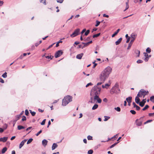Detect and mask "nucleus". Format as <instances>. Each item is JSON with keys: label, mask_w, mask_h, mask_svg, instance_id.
<instances>
[{"label": "nucleus", "mask_w": 154, "mask_h": 154, "mask_svg": "<svg viewBox=\"0 0 154 154\" xmlns=\"http://www.w3.org/2000/svg\"><path fill=\"white\" fill-rule=\"evenodd\" d=\"M139 97L137 96V97H136L135 98V101L136 103L138 104H139V103H140V99L139 98Z\"/></svg>", "instance_id": "obj_16"}, {"label": "nucleus", "mask_w": 154, "mask_h": 154, "mask_svg": "<svg viewBox=\"0 0 154 154\" xmlns=\"http://www.w3.org/2000/svg\"><path fill=\"white\" fill-rule=\"evenodd\" d=\"M58 146L57 145L56 143H54L53 144L52 149V150H54Z\"/></svg>", "instance_id": "obj_18"}, {"label": "nucleus", "mask_w": 154, "mask_h": 154, "mask_svg": "<svg viewBox=\"0 0 154 154\" xmlns=\"http://www.w3.org/2000/svg\"><path fill=\"white\" fill-rule=\"evenodd\" d=\"M90 32V31L89 30V29L87 30L85 32V33L84 34V35H85V36L87 35Z\"/></svg>", "instance_id": "obj_30"}, {"label": "nucleus", "mask_w": 154, "mask_h": 154, "mask_svg": "<svg viewBox=\"0 0 154 154\" xmlns=\"http://www.w3.org/2000/svg\"><path fill=\"white\" fill-rule=\"evenodd\" d=\"M103 101L104 102L106 103L107 102V100L106 98H104L103 99Z\"/></svg>", "instance_id": "obj_63"}, {"label": "nucleus", "mask_w": 154, "mask_h": 154, "mask_svg": "<svg viewBox=\"0 0 154 154\" xmlns=\"http://www.w3.org/2000/svg\"><path fill=\"white\" fill-rule=\"evenodd\" d=\"M0 82H1L2 83H4V81L2 79L0 78Z\"/></svg>", "instance_id": "obj_60"}, {"label": "nucleus", "mask_w": 154, "mask_h": 154, "mask_svg": "<svg viewBox=\"0 0 154 154\" xmlns=\"http://www.w3.org/2000/svg\"><path fill=\"white\" fill-rule=\"evenodd\" d=\"M144 56L145 57H148V55L146 53H144Z\"/></svg>", "instance_id": "obj_56"}, {"label": "nucleus", "mask_w": 154, "mask_h": 154, "mask_svg": "<svg viewBox=\"0 0 154 154\" xmlns=\"http://www.w3.org/2000/svg\"><path fill=\"white\" fill-rule=\"evenodd\" d=\"M83 55L84 54L83 53H82L79 54H78L76 56V58L78 59H81L82 58Z\"/></svg>", "instance_id": "obj_15"}, {"label": "nucleus", "mask_w": 154, "mask_h": 154, "mask_svg": "<svg viewBox=\"0 0 154 154\" xmlns=\"http://www.w3.org/2000/svg\"><path fill=\"white\" fill-rule=\"evenodd\" d=\"M93 152V151L92 149H90L88 151V154H92Z\"/></svg>", "instance_id": "obj_38"}, {"label": "nucleus", "mask_w": 154, "mask_h": 154, "mask_svg": "<svg viewBox=\"0 0 154 154\" xmlns=\"http://www.w3.org/2000/svg\"><path fill=\"white\" fill-rule=\"evenodd\" d=\"M82 44L84 45H85V47L86 46H87L88 45H89L88 44H87V43H85V42H82Z\"/></svg>", "instance_id": "obj_51"}, {"label": "nucleus", "mask_w": 154, "mask_h": 154, "mask_svg": "<svg viewBox=\"0 0 154 154\" xmlns=\"http://www.w3.org/2000/svg\"><path fill=\"white\" fill-rule=\"evenodd\" d=\"M131 38V37H128V38H127V41L126 42L127 43H128L129 42L130 40V38Z\"/></svg>", "instance_id": "obj_57"}, {"label": "nucleus", "mask_w": 154, "mask_h": 154, "mask_svg": "<svg viewBox=\"0 0 154 154\" xmlns=\"http://www.w3.org/2000/svg\"><path fill=\"white\" fill-rule=\"evenodd\" d=\"M87 138L88 140H92V137L90 135H88L87 137Z\"/></svg>", "instance_id": "obj_37"}, {"label": "nucleus", "mask_w": 154, "mask_h": 154, "mask_svg": "<svg viewBox=\"0 0 154 154\" xmlns=\"http://www.w3.org/2000/svg\"><path fill=\"white\" fill-rule=\"evenodd\" d=\"M135 53L138 54L137 57H139L140 56V52L139 50H137L135 51Z\"/></svg>", "instance_id": "obj_39"}, {"label": "nucleus", "mask_w": 154, "mask_h": 154, "mask_svg": "<svg viewBox=\"0 0 154 154\" xmlns=\"http://www.w3.org/2000/svg\"><path fill=\"white\" fill-rule=\"evenodd\" d=\"M33 140V139L32 138L29 139L27 141V144H29Z\"/></svg>", "instance_id": "obj_29"}, {"label": "nucleus", "mask_w": 154, "mask_h": 154, "mask_svg": "<svg viewBox=\"0 0 154 154\" xmlns=\"http://www.w3.org/2000/svg\"><path fill=\"white\" fill-rule=\"evenodd\" d=\"M42 132V130H40L39 132H38L36 134V136H38L40 133H41Z\"/></svg>", "instance_id": "obj_54"}, {"label": "nucleus", "mask_w": 154, "mask_h": 154, "mask_svg": "<svg viewBox=\"0 0 154 154\" xmlns=\"http://www.w3.org/2000/svg\"><path fill=\"white\" fill-rule=\"evenodd\" d=\"M130 112L133 115H134L136 114V112L134 110H131Z\"/></svg>", "instance_id": "obj_43"}, {"label": "nucleus", "mask_w": 154, "mask_h": 154, "mask_svg": "<svg viewBox=\"0 0 154 154\" xmlns=\"http://www.w3.org/2000/svg\"><path fill=\"white\" fill-rule=\"evenodd\" d=\"M27 141V140L25 139L23 141H22L21 143H20L19 148L20 149L24 145L25 143Z\"/></svg>", "instance_id": "obj_12"}, {"label": "nucleus", "mask_w": 154, "mask_h": 154, "mask_svg": "<svg viewBox=\"0 0 154 154\" xmlns=\"http://www.w3.org/2000/svg\"><path fill=\"white\" fill-rule=\"evenodd\" d=\"M143 62V61L141 60H137V63H142V62Z\"/></svg>", "instance_id": "obj_49"}, {"label": "nucleus", "mask_w": 154, "mask_h": 154, "mask_svg": "<svg viewBox=\"0 0 154 154\" xmlns=\"http://www.w3.org/2000/svg\"><path fill=\"white\" fill-rule=\"evenodd\" d=\"M7 73L6 72H5V73L3 74L2 76L4 78H6L7 77Z\"/></svg>", "instance_id": "obj_35"}, {"label": "nucleus", "mask_w": 154, "mask_h": 154, "mask_svg": "<svg viewBox=\"0 0 154 154\" xmlns=\"http://www.w3.org/2000/svg\"><path fill=\"white\" fill-rule=\"evenodd\" d=\"M3 3H4V2L3 1H1L0 0V6H1L2 5Z\"/></svg>", "instance_id": "obj_59"}, {"label": "nucleus", "mask_w": 154, "mask_h": 154, "mask_svg": "<svg viewBox=\"0 0 154 154\" xmlns=\"http://www.w3.org/2000/svg\"><path fill=\"white\" fill-rule=\"evenodd\" d=\"M91 37V36L90 37H88L86 38V39H84V41H88L89 40V39Z\"/></svg>", "instance_id": "obj_42"}, {"label": "nucleus", "mask_w": 154, "mask_h": 154, "mask_svg": "<svg viewBox=\"0 0 154 154\" xmlns=\"http://www.w3.org/2000/svg\"><path fill=\"white\" fill-rule=\"evenodd\" d=\"M4 129L2 128H0V133H2L4 131Z\"/></svg>", "instance_id": "obj_62"}, {"label": "nucleus", "mask_w": 154, "mask_h": 154, "mask_svg": "<svg viewBox=\"0 0 154 154\" xmlns=\"http://www.w3.org/2000/svg\"><path fill=\"white\" fill-rule=\"evenodd\" d=\"M142 124V122H139L137 123V125L138 126H140Z\"/></svg>", "instance_id": "obj_48"}, {"label": "nucleus", "mask_w": 154, "mask_h": 154, "mask_svg": "<svg viewBox=\"0 0 154 154\" xmlns=\"http://www.w3.org/2000/svg\"><path fill=\"white\" fill-rule=\"evenodd\" d=\"M144 60L146 62L147 61L149 60V57H145Z\"/></svg>", "instance_id": "obj_64"}, {"label": "nucleus", "mask_w": 154, "mask_h": 154, "mask_svg": "<svg viewBox=\"0 0 154 154\" xmlns=\"http://www.w3.org/2000/svg\"><path fill=\"white\" fill-rule=\"evenodd\" d=\"M63 54V52L62 51L60 50H59L55 53L54 55L55 57L56 58H57L62 55Z\"/></svg>", "instance_id": "obj_6"}, {"label": "nucleus", "mask_w": 154, "mask_h": 154, "mask_svg": "<svg viewBox=\"0 0 154 154\" xmlns=\"http://www.w3.org/2000/svg\"><path fill=\"white\" fill-rule=\"evenodd\" d=\"M8 139V137H3L0 138V141L2 142H6Z\"/></svg>", "instance_id": "obj_11"}, {"label": "nucleus", "mask_w": 154, "mask_h": 154, "mask_svg": "<svg viewBox=\"0 0 154 154\" xmlns=\"http://www.w3.org/2000/svg\"><path fill=\"white\" fill-rule=\"evenodd\" d=\"M122 40V38H120L117 41L115 42V44L116 45H119Z\"/></svg>", "instance_id": "obj_17"}, {"label": "nucleus", "mask_w": 154, "mask_h": 154, "mask_svg": "<svg viewBox=\"0 0 154 154\" xmlns=\"http://www.w3.org/2000/svg\"><path fill=\"white\" fill-rule=\"evenodd\" d=\"M53 57V56H52V57H51V56H45V57L47 59H52V58Z\"/></svg>", "instance_id": "obj_44"}, {"label": "nucleus", "mask_w": 154, "mask_h": 154, "mask_svg": "<svg viewBox=\"0 0 154 154\" xmlns=\"http://www.w3.org/2000/svg\"><path fill=\"white\" fill-rule=\"evenodd\" d=\"M69 103L67 101L66 99L64 98L62 100V105L63 106H65Z\"/></svg>", "instance_id": "obj_10"}, {"label": "nucleus", "mask_w": 154, "mask_h": 154, "mask_svg": "<svg viewBox=\"0 0 154 154\" xmlns=\"http://www.w3.org/2000/svg\"><path fill=\"white\" fill-rule=\"evenodd\" d=\"M101 88L100 87L94 86L91 89L90 92V101L91 103H94L97 100L98 103H100L102 100L99 97Z\"/></svg>", "instance_id": "obj_1"}, {"label": "nucleus", "mask_w": 154, "mask_h": 154, "mask_svg": "<svg viewBox=\"0 0 154 154\" xmlns=\"http://www.w3.org/2000/svg\"><path fill=\"white\" fill-rule=\"evenodd\" d=\"M93 85V84L91 83V82H90L88 83L86 86V87H88V86L90 85Z\"/></svg>", "instance_id": "obj_50"}, {"label": "nucleus", "mask_w": 154, "mask_h": 154, "mask_svg": "<svg viewBox=\"0 0 154 154\" xmlns=\"http://www.w3.org/2000/svg\"><path fill=\"white\" fill-rule=\"evenodd\" d=\"M83 44H80L79 45V46L78 47V48H81L82 49H83V48H84L85 47V45H83Z\"/></svg>", "instance_id": "obj_27"}, {"label": "nucleus", "mask_w": 154, "mask_h": 154, "mask_svg": "<svg viewBox=\"0 0 154 154\" xmlns=\"http://www.w3.org/2000/svg\"><path fill=\"white\" fill-rule=\"evenodd\" d=\"M86 31V29H84L82 31L81 33L82 34L84 33Z\"/></svg>", "instance_id": "obj_58"}, {"label": "nucleus", "mask_w": 154, "mask_h": 154, "mask_svg": "<svg viewBox=\"0 0 154 154\" xmlns=\"http://www.w3.org/2000/svg\"><path fill=\"white\" fill-rule=\"evenodd\" d=\"M7 150V148L6 147H5L3 148L2 150V154L4 153Z\"/></svg>", "instance_id": "obj_22"}, {"label": "nucleus", "mask_w": 154, "mask_h": 154, "mask_svg": "<svg viewBox=\"0 0 154 154\" xmlns=\"http://www.w3.org/2000/svg\"><path fill=\"white\" fill-rule=\"evenodd\" d=\"M137 35L135 34L132 33L131 35V40L128 44V46L127 48V49H129L131 46H132L133 43L134 42V40H135Z\"/></svg>", "instance_id": "obj_3"}, {"label": "nucleus", "mask_w": 154, "mask_h": 154, "mask_svg": "<svg viewBox=\"0 0 154 154\" xmlns=\"http://www.w3.org/2000/svg\"><path fill=\"white\" fill-rule=\"evenodd\" d=\"M120 30V29H118L112 35V37H114L115 35H116L119 32V31Z\"/></svg>", "instance_id": "obj_19"}, {"label": "nucleus", "mask_w": 154, "mask_h": 154, "mask_svg": "<svg viewBox=\"0 0 154 154\" xmlns=\"http://www.w3.org/2000/svg\"><path fill=\"white\" fill-rule=\"evenodd\" d=\"M118 89L116 88L112 87V88L110 90V92L111 94H113L114 93H116L117 92V90Z\"/></svg>", "instance_id": "obj_9"}, {"label": "nucleus", "mask_w": 154, "mask_h": 154, "mask_svg": "<svg viewBox=\"0 0 154 154\" xmlns=\"http://www.w3.org/2000/svg\"><path fill=\"white\" fill-rule=\"evenodd\" d=\"M151 49L149 48H148L146 49V52L148 53H149L151 52Z\"/></svg>", "instance_id": "obj_32"}, {"label": "nucleus", "mask_w": 154, "mask_h": 154, "mask_svg": "<svg viewBox=\"0 0 154 154\" xmlns=\"http://www.w3.org/2000/svg\"><path fill=\"white\" fill-rule=\"evenodd\" d=\"M25 128V127H24V126L20 125H18L17 126V128L19 130H20L22 129H24Z\"/></svg>", "instance_id": "obj_23"}, {"label": "nucleus", "mask_w": 154, "mask_h": 154, "mask_svg": "<svg viewBox=\"0 0 154 154\" xmlns=\"http://www.w3.org/2000/svg\"><path fill=\"white\" fill-rule=\"evenodd\" d=\"M96 23L95 24V26L97 27V26H98L100 24V21H98V20H96Z\"/></svg>", "instance_id": "obj_36"}, {"label": "nucleus", "mask_w": 154, "mask_h": 154, "mask_svg": "<svg viewBox=\"0 0 154 154\" xmlns=\"http://www.w3.org/2000/svg\"><path fill=\"white\" fill-rule=\"evenodd\" d=\"M58 3H62L63 2V0H56Z\"/></svg>", "instance_id": "obj_53"}, {"label": "nucleus", "mask_w": 154, "mask_h": 154, "mask_svg": "<svg viewBox=\"0 0 154 154\" xmlns=\"http://www.w3.org/2000/svg\"><path fill=\"white\" fill-rule=\"evenodd\" d=\"M21 116L20 115H17L16 116V118L17 119V120L19 119L20 117Z\"/></svg>", "instance_id": "obj_55"}, {"label": "nucleus", "mask_w": 154, "mask_h": 154, "mask_svg": "<svg viewBox=\"0 0 154 154\" xmlns=\"http://www.w3.org/2000/svg\"><path fill=\"white\" fill-rule=\"evenodd\" d=\"M148 93L149 92L148 91H146L144 89H141L138 92L137 96L139 97H141L142 96H143V98H144V97L147 95Z\"/></svg>", "instance_id": "obj_4"}, {"label": "nucleus", "mask_w": 154, "mask_h": 154, "mask_svg": "<svg viewBox=\"0 0 154 154\" xmlns=\"http://www.w3.org/2000/svg\"><path fill=\"white\" fill-rule=\"evenodd\" d=\"M132 97L131 96L129 97L126 98V100L128 102H131Z\"/></svg>", "instance_id": "obj_20"}, {"label": "nucleus", "mask_w": 154, "mask_h": 154, "mask_svg": "<svg viewBox=\"0 0 154 154\" xmlns=\"http://www.w3.org/2000/svg\"><path fill=\"white\" fill-rule=\"evenodd\" d=\"M98 107V105L97 104H95L93 106L92 109V110H94L97 109Z\"/></svg>", "instance_id": "obj_21"}, {"label": "nucleus", "mask_w": 154, "mask_h": 154, "mask_svg": "<svg viewBox=\"0 0 154 154\" xmlns=\"http://www.w3.org/2000/svg\"><path fill=\"white\" fill-rule=\"evenodd\" d=\"M104 121H106L107 120H108L110 118V117L109 116H104Z\"/></svg>", "instance_id": "obj_25"}, {"label": "nucleus", "mask_w": 154, "mask_h": 154, "mask_svg": "<svg viewBox=\"0 0 154 154\" xmlns=\"http://www.w3.org/2000/svg\"><path fill=\"white\" fill-rule=\"evenodd\" d=\"M104 82H102V81H100V82L98 83L97 84V85H96V86H98L101 85Z\"/></svg>", "instance_id": "obj_52"}, {"label": "nucleus", "mask_w": 154, "mask_h": 154, "mask_svg": "<svg viewBox=\"0 0 154 154\" xmlns=\"http://www.w3.org/2000/svg\"><path fill=\"white\" fill-rule=\"evenodd\" d=\"M103 17H106L107 18H108L109 17V16L108 15H106V14H103Z\"/></svg>", "instance_id": "obj_61"}, {"label": "nucleus", "mask_w": 154, "mask_h": 154, "mask_svg": "<svg viewBox=\"0 0 154 154\" xmlns=\"http://www.w3.org/2000/svg\"><path fill=\"white\" fill-rule=\"evenodd\" d=\"M26 118L24 116H22V121H25L26 120Z\"/></svg>", "instance_id": "obj_46"}, {"label": "nucleus", "mask_w": 154, "mask_h": 154, "mask_svg": "<svg viewBox=\"0 0 154 154\" xmlns=\"http://www.w3.org/2000/svg\"><path fill=\"white\" fill-rule=\"evenodd\" d=\"M65 99H66L67 101L69 103L71 102L72 100V97L71 96L69 95H67L64 98Z\"/></svg>", "instance_id": "obj_7"}, {"label": "nucleus", "mask_w": 154, "mask_h": 154, "mask_svg": "<svg viewBox=\"0 0 154 154\" xmlns=\"http://www.w3.org/2000/svg\"><path fill=\"white\" fill-rule=\"evenodd\" d=\"M46 121V119H44L42 122L41 123V124L42 125H44L45 124V122Z\"/></svg>", "instance_id": "obj_47"}, {"label": "nucleus", "mask_w": 154, "mask_h": 154, "mask_svg": "<svg viewBox=\"0 0 154 154\" xmlns=\"http://www.w3.org/2000/svg\"><path fill=\"white\" fill-rule=\"evenodd\" d=\"M113 88H116L118 89L119 88V85L118 83H116L114 87H113Z\"/></svg>", "instance_id": "obj_41"}, {"label": "nucleus", "mask_w": 154, "mask_h": 154, "mask_svg": "<svg viewBox=\"0 0 154 154\" xmlns=\"http://www.w3.org/2000/svg\"><path fill=\"white\" fill-rule=\"evenodd\" d=\"M146 99H143L140 102L139 105L141 107H143L144 106L145 103L146 102Z\"/></svg>", "instance_id": "obj_8"}, {"label": "nucleus", "mask_w": 154, "mask_h": 154, "mask_svg": "<svg viewBox=\"0 0 154 154\" xmlns=\"http://www.w3.org/2000/svg\"><path fill=\"white\" fill-rule=\"evenodd\" d=\"M79 31L80 29H79L78 28L76 29L72 34L70 35V36L72 37H74L77 36L79 35Z\"/></svg>", "instance_id": "obj_5"}, {"label": "nucleus", "mask_w": 154, "mask_h": 154, "mask_svg": "<svg viewBox=\"0 0 154 154\" xmlns=\"http://www.w3.org/2000/svg\"><path fill=\"white\" fill-rule=\"evenodd\" d=\"M115 109L118 112H119L121 111V109L119 107H118L116 108H115Z\"/></svg>", "instance_id": "obj_33"}, {"label": "nucleus", "mask_w": 154, "mask_h": 154, "mask_svg": "<svg viewBox=\"0 0 154 154\" xmlns=\"http://www.w3.org/2000/svg\"><path fill=\"white\" fill-rule=\"evenodd\" d=\"M149 107V106L148 105H146L142 109L143 111H144L147 109Z\"/></svg>", "instance_id": "obj_26"}, {"label": "nucleus", "mask_w": 154, "mask_h": 154, "mask_svg": "<svg viewBox=\"0 0 154 154\" xmlns=\"http://www.w3.org/2000/svg\"><path fill=\"white\" fill-rule=\"evenodd\" d=\"M48 141L45 139L43 140L42 142V145L44 146H45L46 145H47V143H48Z\"/></svg>", "instance_id": "obj_14"}, {"label": "nucleus", "mask_w": 154, "mask_h": 154, "mask_svg": "<svg viewBox=\"0 0 154 154\" xmlns=\"http://www.w3.org/2000/svg\"><path fill=\"white\" fill-rule=\"evenodd\" d=\"M150 100L154 103V96H153L150 97Z\"/></svg>", "instance_id": "obj_31"}, {"label": "nucleus", "mask_w": 154, "mask_h": 154, "mask_svg": "<svg viewBox=\"0 0 154 154\" xmlns=\"http://www.w3.org/2000/svg\"><path fill=\"white\" fill-rule=\"evenodd\" d=\"M25 114L26 116H28L29 114L28 111L27 109L25 110Z\"/></svg>", "instance_id": "obj_45"}, {"label": "nucleus", "mask_w": 154, "mask_h": 154, "mask_svg": "<svg viewBox=\"0 0 154 154\" xmlns=\"http://www.w3.org/2000/svg\"><path fill=\"white\" fill-rule=\"evenodd\" d=\"M112 71V69L109 66L105 68L100 74L99 78L100 81L104 82L109 76Z\"/></svg>", "instance_id": "obj_2"}, {"label": "nucleus", "mask_w": 154, "mask_h": 154, "mask_svg": "<svg viewBox=\"0 0 154 154\" xmlns=\"http://www.w3.org/2000/svg\"><path fill=\"white\" fill-rule=\"evenodd\" d=\"M133 105L134 107H135L137 110H140V107L137 105L134 102H133Z\"/></svg>", "instance_id": "obj_13"}, {"label": "nucleus", "mask_w": 154, "mask_h": 154, "mask_svg": "<svg viewBox=\"0 0 154 154\" xmlns=\"http://www.w3.org/2000/svg\"><path fill=\"white\" fill-rule=\"evenodd\" d=\"M152 120H149L144 123V124H146L148 123L152 122Z\"/></svg>", "instance_id": "obj_40"}, {"label": "nucleus", "mask_w": 154, "mask_h": 154, "mask_svg": "<svg viewBox=\"0 0 154 154\" xmlns=\"http://www.w3.org/2000/svg\"><path fill=\"white\" fill-rule=\"evenodd\" d=\"M100 33L96 34H95L93 36V38L97 37L99 36L100 35Z\"/></svg>", "instance_id": "obj_28"}, {"label": "nucleus", "mask_w": 154, "mask_h": 154, "mask_svg": "<svg viewBox=\"0 0 154 154\" xmlns=\"http://www.w3.org/2000/svg\"><path fill=\"white\" fill-rule=\"evenodd\" d=\"M29 111L32 116H34L35 115L36 113L34 111L32 112L31 110H29Z\"/></svg>", "instance_id": "obj_24"}, {"label": "nucleus", "mask_w": 154, "mask_h": 154, "mask_svg": "<svg viewBox=\"0 0 154 154\" xmlns=\"http://www.w3.org/2000/svg\"><path fill=\"white\" fill-rule=\"evenodd\" d=\"M40 2L41 3H42L45 5H46V0H40Z\"/></svg>", "instance_id": "obj_34"}]
</instances>
